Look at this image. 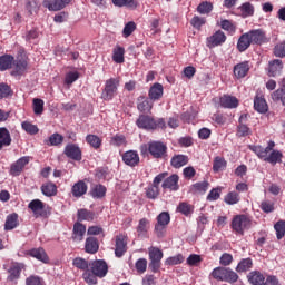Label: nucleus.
I'll list each match as a JSON object with an SVG mask.
<instances>
[{"label": "nucleus", "mask_w": 285, "mask_h": 285, "mask_svg": "<svg viewBox=\"0 0 285 285\" xmlns=\"http://www.w3.org/2000/svg\"><path fill=\"white\" fill-rule=\"evenodd\" d=\"M224 168H226V160L222 157H216L213 165L214 173H220Z\"/></svg>", "instance_id": "nucleus-50"}, {"label": "nucleus", "mask_w": 285, "mask_h": 285, "mask_svg": "<svg viewBox=\"0 0 285 285\" xmlns=\"http://www.w3.org/2000/svg\"><path fill=\"white\" fill-rule=\"evenodd\" d=\"M119 89V79L110 78L106 80L105 88L101 92V99L104 101H110L117 95V90Z\"/></svg>", "instance_id": "nucleus-4"}, {"label": "nucleus", "mask_w": 285, "mask_h": 285, "mask_svg": "<svg viewBox=\"0 0 285 285\" xmlns=\"http://www.w3.org/2000/svg\"><path fill=\"white\" fill-rule=\"evenodd\" d=\"M40 190H41L42 195H45V197H55V195H57V185H55L53 183H50V181L45 183L40 187Z\"/></svg>", "instance_id": "nucleus-26"}, {"label": "nucleus", "mask_w": 285, "mask_h": 285, "mask_svg": "<svg viewBox=\"0 0 285 285\" xmlns=\"http://www.w3.org/2000/svg\"><path fill=\"white\" fill-rule=\"evenodd\" d=\"M184 263V255L177 254L176 256H171L166 259L165 264L166 266H177V264Z\"/></svg>", "instance_id": "nucleus-51"}, {"label": "nucleus", "mask_w": 285, "mask_h": 285, "mask_svg": "<svg viewBox=\"0 0 285 285\" xmlns=\"http://www.w3.org/2000/svg\"><path fill=\"white\" fill-rule=\"evenodd\" d=\"M26 9L28 10L29 14H37V12H39V3H37V1H28Z\"/></svg>", "instance_id": "nucleus-61"}, {"label": "nucleus", "mask_w": 285, "mask_h": 285, "mask_svg": "<svg viewBox=\"0 0 285 285\" xmlns=\"http://www.w3.org/2000/svg\"><path fill=\"white\" fill-rule=\"evenodd\" d=\"M12 63H14V57L9 56V55H4V56L0 57V70L1 71L12 68Z\"/></svg>", "instance_id": "nucleus-34"}, {"label": "nucleus", "mask_w": 285, "mask_h": 285, "mask_svg": "<svg viewBox=\"0 0 285 285\" xmlns=\"http://www.w3.org/2000/svg\"><path fill=\"white\" fill-rule=\"evenodd\" d=\"M248 70H250L248 62H240L234 67V75L237 79H244L248 75Z\"/></svg>", "instance_id": "nucleus-25"}, {"label": "nucleus", "mask_w": 285, "mask_h": 285, "mask_svg": "<svg viewBox=\"0 0 285 285\" xmlns=\"http://www.w3.org/2000/svg\"><path fill=\"white\" fill-rule=\"evenodd\" d=\"M89 266L96 277H106L108 275V264L104 259L92 261Z\"/></svg>", "instance_id": "nucleus-7"}, {"label": "nucleus", "mask_w": 285, "mask_h": 285, "mask_svg": "<svg viewBox=\"0 0 285 285\" xmlns=\"http://www.w3.org/2000/svg\"><path fill=\"white\" fill-rule=\"evenodd\" d=\"M274 55L275 57H285V42L275 46Z\"/></svg>", "instance_id": "nucleus-64"}, {"label": "nucleus", "mask_w": 285, "mask_h": 285, "mask_svg": "<svg viewBox=\"0 0 285 285\" xmlns=\"http://www.w3.org/2000/svg\"><path fill=\"white\" fill-rule=\"evenodd\" d=\"M164 97V86L159 82L154 83L149 89V99L157 101Z\"/></svg>", "instance_id": "nucleus-16"}, {"label": "nucleus", "mask_w": 285, "mask_h": 285, "mask_svg": "<svg viewBox=\"0 0 285 285\" xmlns=\"http://www.w3.org/2000/svg\"><path fill=\"white\" fill-rule=\"evenodd\" d=\"M222 43H226V33L222 30L216 31L207 38L208 48H217V46H222Z\"/></svg>", "instance_id": "nucleus-11"}, {"label": "nucleus", "mask_w": 285, "mask_h": 285, "mask_svg": "<svg viewBox=\"0 0 285 285\" xmlns=\"http://www.w3.org/2000/svg\"><path fill=\"white\" fill-rule=\"evenodd\" d=\"M126 250H128V238L124 235L116 236V257H124Z\"/></svg>", "instance_id": "nucleus-10"}, {"label": "nucleus", "mask_w": 285, "mask_h": 285, "mask_svg": "<svg viewBox=\"0 0 285 285\" xmlns=\"http://www.w3.org/2000/svg\"><path fill=\"white\" fill-rule=\"evenodd\" d=\"M28 208H30L33 214L41 215V210H43L45 208L43 202H41L40 199H33L29 203Z\"/></svg>", "instance_id": "nucleus-38"}, {"label": "nucleus", "mask_w": 285, "mask_h": 285, "mask_svg": "<svg viewBox=\"0 0 285 285\" xmlns=\"http://www.w3.org/2000/svg\"><path fill=\"white\" fill-rule=\"evenodd\" d=\"M282 157H284V155H282L281 151L273 150V151L265 158V161H267L268 164H272L273 166H275V164H282Z\"/></svg>", "instance_id": "nucleus-36"}, {"label": "nucleus", "mask_w": 285, "mask_h": 285, "mask_svg": "<svg viewBox=\"0 0 285 285\" xmlns=\"http://www.w3.org/2000/svg\"><path fill=\"white\" fill-rule=\"evenodd\" d=\"M85 250L90 255H95L99 250V240L96 237H88L86 239Z\"/></svg>", "instance_id": "nucleus-23"}, {"label": "nucleus", "mask_w": 285, "mask_h": 285, "mask_svg": "<svg viewBox=\"0 0 285 285\" xmlns=\"http://www.w3.org/2000/svg\"><path fill=\"white\" fill-rule=\"evenodd\" d=\"M124 48L118 47L117 49L114 50V56H112V60L116 63H124Z\"/></svg>", "instance_id": "nucleus-55"}, {"label": "nucleus", "mask_w": 285, "mask_h": 285, "mask_svg": "<svg viewBox=\"0 0 285 285\" xmlns=\"http://www.w3.org/2000/svg\"><path fill=\"white\" fill-rule=\"evenodd\" d=\"M114 6L116 8H137V1L136 0H111Z\"/></svg>", "instance_id": "nucleus-39"}, {"label": "nucleus", "mask_w": 285, "mask_h": 285, "mask_svg": "<svg viewBox=\"0 0 285 285\" xmlns=\"http://www.w3.org/2000/svg\"><path fill=\"white\" fill-rule=\"evenodd\" d=\"M208 181H202V183H196L194 184V188L197 193H200V195H204V193H206V190H208Z\"/></svg>", "instance_id": "nucleus-62"}, {"label": "nucleus", "mask_w": 285, "mask_h": 285, "mask_svg": "<svg viewBox=\"0 0 285 285\" xmlns=\"http://www.w3.org/2000/svg\"><path fill=\"white\" fill-rule=\"evenodd\" d=\"M247 279L249 282V284H253V285H263L266 277H264V274H262V272L259 271H254V272H250L248 275H247Z\"/></svg>", "instance_id": "nucleus-24"}, {"label": "nucleus", "mask_w": 285, "mask_h": 285, "mask_svg": "<svg viewBox=\"0 0 285 285\" xmlns=\"http://www.w3.org/2000/svg\"><path fill=\"white\" fill-rule=\"evenodd\" d=\"M170 164H171L173 168H181V167L186 166V164H188V156L175 155L171 158Z\"/></svg>", "instance_id": "nucleus-31"}, {"label": "nucleus", "mask_w": 285, "mask_h": 285, "mask_svg": "<svg viewBox=\"0 0 285 285\" xmlns=\"http://www.w3.org/2000/svg\"><path fill=\"white\" fill-rule=\"evenodd\" d=\"M146 197L147 199H157L159 197V187L157 185H149L146 188Z\"/></svg>", "instance_id": "nucleus-42"}, {"label": "nucleus", "mask_w": 285, "mask_h": 285, "mask_svg": "<svg viewBox=\"0 0 285 285\" xmlns=\"http://www.w3.org/2000/svg\"><path fill=\"white\" fill-rule=\"evenodd\" d=\"M73 266L76 268H79V271H88V267L90 266V263L86 261L85 258L78 257L73 259Z\"/></svg>", "instance_id": "nucleus-48"}, {"label": "nucleus", "mask_w": 285, "mask_h": 285, "mask_svg": "<svg viewBox=\"0 0 285 285\" xmlns=\"http://www.w3.org/2000/svg\"><path fill=\"white\" fill-rule=\"evenodd\" d=\"M28 164H30L29 156H23L19 158L16 163L11 164L10 171H9L10 175H12V177H19V175L23 173V168H26Z\"/></svg>", "instance_id": "nucleus-9"}, {"label": "nucleus", "mask_w": 285, "mask_h": 285, "mask_svg": "<svg viewBox=\"0 0 285 285\" xmlns=\"http://www.w3.org/2000/svg\"><path fill=\"white\" fill-rule=\"evenodd\" d=\"M86 193H88V185L83 180H79L71 188V195L77 198L83 197Z\"/></svg>", "instance_id": "nucleus-19"}, {"label": "nucleus", "mask_w": 285, "mask_h": 285, "mask_svg": "<svg viewBox=\"0 0 285 285\" xmlns=\"http://www.w3.org/2000/svg\"><path fill=\"white\" fill-rule=\"evenodd\" d=\"M212 277L217 279L218 282H229L230 284H235L239 279V275L233 272L230 268L226 267H216L212 272Z\"/></svg>", "instance_id": "nucleus-2"}, {"label": "nucleus", "mask_w": 285, "mask_h": 285, "mask_svg": "<svg viewBox=\"0 0 285 285\" xmlns=\"http://www.w3.org/2000/svg\"><path fill=\"white\" fill-rule=\"evenodd\" d=\"M19 226V215L11 214L7 217L4 229L7 230H14Z\"/></svg>", "instance_id": "nucleus-33"}, {"label": "nucleus", "mask_w": 285, "mask_h": 285, "mask_svg": "<svg viewBox=\"0 0 285 285\" xmlns=\"http://www.w3.org/2000/svg\"><path fill=\"white\" fill-rule=\"evenodd\" d=\"M274 228L276 230V237L277 239H282L285 235V220H278L275 225Z\"/></svg>", "instance_id": "nucleus-53"}, {"label": "nucleus", "mask_w": 285, "mask_h": 285, "mask_svg": "<svg viewBox=\"0 0 285 285\" xmlns=\"http://www.w3.org/2000/svg\"><path fill=\"white\" fill-rule=\"evenodd\" d=\"M72 0H45L42 2L43 8H48L51 12H58V10H63Z\"/></svg>", "instance_id": "nucleus-12"}, {"label": "nucleus", "mask_w": 285, "mask_h": 285, "mask_svg": "<svg viewBox=\"0 0 285 285\" xmlns=\"http://www.w3.org/2000/svg\"><path fill=\"white\" fill-rule=\"evenodd\" d=\"M220 106L223 108H237L239 100L232 96H223L220 97Z\"/></svg>", "instance_id": "nucleus-28"}, {"label": "nucleus", "mask_w": 285, "mask_h": 285, "mask_svg": "<svg viewBox=\"0 0 285 285\" xmlns=\"http://www.w3.org/2000/svg\"><path fill=\"white\" fill-rule=\"evenodd\" d=\"M252 43L253 42L250 40V36H248V33H245L238 39L237 48L239 52H245V50H248V48H250Z\"/></svg>", "instance_id": "nucleus-30"}, {"label": "nucleus", "mask_w": 285, "mask_h": 285, "mask_svg": "<svg viewBox=\"0 0 285 285\" xmlns=\"http://www.w3.org/2000/svg\"><path fill=\"white\" fill-rule=\"evenodd\" d=\"M220 28L223 30H226L230 35H234L235 30H237V28L235 27V24H233V22H230V20H222Z\"/></svg>", "instance_id": "nucleus-57"}, {"label": "nucleus", "mask_w": 285, "mask_h": 285, "mask_svg": "<svg viewBox=\"0 0 285 285\" xmlns=\"http://www.w3.org/2000/svg\"><path fill=\"white\" fill-rule=\"evenodd\" d=\"M206 23V18H202V17H198V16H195L191 21H190V24L194 27V28H197L199 29L202 26H204Z\"/></svg>", "instance_id": "nucleus-63"}, {"label": "nucleus", "mask_w": 285, "mask_h": 285, "mask_svg": "<svg viewBox=\"0 0 285 285\" xmlns=\"http://www.w3.org/2000/svg\"><path fill=\"white\" fill-rule=\"evenodd\" d=\"M146 268H148V261L146 258H139L136 262V271L138 273H146Z\"/></svg>", "instance_id": "nucleus-60"}, {"label": "nucleus", "mask_w": 285, "mask_h": 285, "mask_svg": "<svg viewBox=\"0 0 285 285\" xmlns=\"http://www.w3.org/2000/svg\"><path fill=\"white\" fill-rule=\"evenodd\" d=\"M239 194L236 191H230L225 196V203L229 206H234V204H239Z\"/></svg>", "instance_id": "nucleus-47"}, {"label": "nucleus", "mask_w": 285, "mask_h": 285, "mask_svg": "<svg viewBox=\"0 0 285 285\" xmlns=\"http://www.w3.org/2000/svg\"><path fill=\"white\" fill-rule=\"evenodd\" d=\"M254 108L257 112H261V115L268 112V104H266V99L259 96H256L254 99Z\"/></svg>", "instance_id": "nucleus-27"}, {"label": "nucleus", "mask_w": 285, "mask_h": 285, "mask_svg": "<svg viewBox=\"0 0 285 285\" xmlns=\"http://www.w3.org/2000/svg\"><path fill=\"white\" fill-rule=\"evenodd\" d=\"M261 209L263 213H273V210H275V204L271 200H263L261 203Z\"/></svg>", "instance_id": "nucleus-59"}, {"label": "nucleus", "mask_w": 285, "mask_h": 285, "mask_svg": "<svg viewBox=\"0 0 285 285\" xmlns=\"http://www.w3.org/2000/svg\"><path fill=\"white\" fill-rule=\"evenodd\" d=\"M95 219V214L88 209L78 210V222H92Z\"/></svg>", "instance_id": "nucleus-41"}, {"label": "nucleus", "mask_w": 285, "mask_h": 285, "mask_svg": "<svg viewBox=\"0 0 285 285\" xmlns=\"http://www.w3.org/2000/svg\"><path fill=\"white\" fill-rule=\"evenodd\" d=\"M12 144V138L10 137V131L6 129V127L0 128V150L4 146H10Z\"/></svg>", "instance_id": "nucleus-29"}, {"label": "nucleus", "mask_w": 285, "mask_h": 285, "mask_svg": "<svg viewBox=\"0 0 285 285\" xmlns=\"http://www.w3.org/2000/svg\"><path fill=\"white\" fill-rule=\"evenodd\" d=\"M60 144H63V136L59 134H52L47 141V146H60Z\"/></svg>", "instance_id": "nucleus-49"}, {"label": "nucleus", "mask_w": 285, "mask_h": 285, "mask_svg": "<svg viewBox=\"0 0 285 285\" xmlns=\"http://www.w3.org/2000/svg\"><path fill=\"white\" fill-rule=\"evenodd\" d=\"M29 255H31V257H35L36 259H39L40 262H48V255H46V250L41 247L31 249L29 252Z\"/></svg>", "instance_id": "nucleus-35"}, {"label": "nucleus", "mask_w": 285, "mask_h": 285, "mask_svg": "<svg viewBox=\"0 0 285 285\" xmlns=\"http://www.w3.org/2000/svg\"><path fill=\"white\" fill-rule=\"evenodd\" d=\"M28 70V61L20 59L13 61V67L11 70V77H23Z\"/></svg>", "instance_id": "nucleus-14"}, {"label": "nucleus", "mask_w": 285, "mask_h": 285, "mask_svg": "<svg viewBox=\"0 0 285 285\" xmlns=\"http://www.w3.org/2000/svg\"><path fill=\"white\" fill-rule=\"evenodd\" d=\"M33 112L35 115H43V100L39 98L33 99Z\"/></svg>", "instance_id": "nucleus-58"}, {"label": "nucleus", "mask_w": 285, "mask_h": 285, "mask_svg": "<svg viewBox=\"0 0 285 285\" xmlns=\"http://www.w3.org/2000/svg\"><path fill=\"white\" fill-rule=\"evenodd\" d=\"M268 75L269 77H277L284 70V63H282V60L275 59L269 61L268 63Z\"/></svg>", "instance_id": "nucleus-21"}, {"label": "nucleus", "mask_w": 285, "mask_h": 285, "mask_svg": "<svg viewBox=\"0 0 285 285\" xmlns=\"http://www.w3.org/2000/svg\"><path fill=\"white\" fill-rule=\"evenodd\" d=\"M250 268H253V259L244 258L238 263L236 271L237 273H246V271H250Z\"/></svg>", "instance_id": "nucleus-37"}, {"label": "nucleus", "mask_w": 285, "mask_h": 285, "mask_svg": "<svg viewBox=\"0 0 285 285\" xmlns=\"http://www.w3.org/2000/svg\"><path fill=\"white\" fill-rule=\"evenodd\" d=\"M249 149L259 157V159H264L266 161V157L268 156V150L262 146H249Z\"/></svg>", "instance_id": "nucleus-45"}, {"label": "nucleus", "mask_w": 285, "mask_h": 285, "mask_svg": "<svg viewBox=\"0 0 285 285\" xmlns=\"http://www.w3.org/2000/svg\"><path fill=\"white\" fill-rule=\"evenodd\" d=\"M122 160L126 166L134 168V166L139 164V154H137V151L129 150L122 155Z\"/></svg>", "instance_id": "nucleus-17"}, {"label": "nucleus", "mask_w": 285, "mask_h": 285, "mask_svg": "<svg viewBox=\"0 0 285 285\" xmlns=\"http://www.w3.org/2000/svg\"><path fill=\"white\" fill-rule=\"evenodd\" d=\"M168 224H170V214H168V212H161L157 216V224L155 225V233L157 237H161L164 235Z\"/></svg>", "instance_id": "nucleus-6"}, {"label": "nucleus", "mask_w": 285, "mask_h": 285, "mask_svg": "<svg viewBox=\"0 0 285 285\" xmlns=\"http://www.w3.org/2000/svg\"><path fill=\"white\" fill-rule=\"evenodd\" d=\"M149 268L153 273H158L161 268V259H164V252L157 247L149 248Z\"/></svg>", "instance_id": "nucleus-5"}, {"label": "nucleus", "mask_w": 285, "mask_h": 285, "mask_svg": "<svg viewBox=\"0 0 285 285\" xmlns=\"http://www.w3.org/2000/svg\"><path fill=\"white\" fill-rule=\"evenodd\" d=\"M97 277L95 275V273L90 272V271H86L83 274H82V279H85L86 284L88 285H96L97 284Z\"/></svg>", "instance_id": "nucleus-54"}, {"label": "nucleus", "mask_w": 285, "mask_h": 285, "mask_svg": "<svg viewBox=\"0 0 285 285\" xmlns=\"http://www.w3.org/2000/svg\"><path fill=\"white\" fill-rule=\"evenodd\" d=\"M136 125L142 130H157V128L166 130V121L163 118L155 120L153 117L146 115H140Z\"/></svg>", "instance_id": "nucleus-1"}, {"label": "nucleus", "mask_w": 285, "mask_h": 285, "mask_svg": "<svg viewBox=\"0 0 285 285\" xmlns=\"http://www.w3.org/2000/svg\"><path fill=\"white\" fill-rule=\"evenodd\" d=\"M65 155L73 161H81V148L78 145L69 144L65 147Z\"/></svg>", "instance_id": "nucleus-13"}, {"label": "nucleus", "mask_w": 285, "mask_h": 285, "mask_svg": "<svg viewBox=\"0 0 285 285\" xmlns=\"http://www.w3.org/2000/svg\"><path fill=\"white\" fill-rule=\"evenodd\" d=\"M22 128L29 135H37V132H39V127H37V125H32L28 121L22 122Z\"/></svg>", "instance_id": "nucleus-56"}, {"label": "nucleus", "mask_w": 285, "mask_h": 285, "mask_svg": "<svg viewBox=\"0 0 285 285\" xmlns=\"http://www.w3.org/2000/svg\"><path fill=\"white\" fill-rule=\"evenodd\" d=\"M197 12H199V14H210V12H213V3L208 1L202 2L197 7Z\"/></svg>", "instance_id": "nucleus-46"}, {"label": "nucleus", "mask_w": 285, "mask_h": 285, "mask_svg": "<svg viewBox=\"0 0 285 285\" xmlns=\"http://www.w3.org/2000/svg\"><path fill=\"white\" fill-rule=\"evenodd\" d=\"M91 197L94 199H101L106 197V186L104 185H94L90 190Z\"/></svg>", "instance_id": "nucleus-32"}, {"label": "nucleus", "mask_w": 285, "mask_h": 285, "mask_svg": "<svg viewBox=\"0 0 285 285\" xmlns=\"http://www.w3.org/2000/svg\"><path fill=\"white\" fill-rule=\"evenodd\" d=\"M252 43H257L262 46V43H266V33L262 31V29L252 30L247 33Z\"/></svg>", "instance_id": "nucleus-15"}, {"label": "nucleus", "mask_w": 285, "mask_h": 285, "mask_svg": "<svg viewBox=\"0 0 285 285\" xmlns=\"http://www.w3.org/2000/svg\"><path fill=\"white\" fill-rule=\"evenodd\" d=\"M21 271H23V265L16 263L8 269V282H17L21 277Z\"/></svg>", "instance_id": "nucleus-20"}, {"label": "nucleus", "mask_w": 285, "mask_h": 285, "mask_svg": "<svg viewBox=\"0 0 285 285\" xmlns=\"http://www.w3.org/2000/svg\"><path fill=\"white\" fill-rule=\"evenodd\" d=\"M148 150L154 159H164V156L166 155V150H168V148L166 147V145H164V142L153 141L148 144Z\"/></svg>", "instance_id": "nucleus-8"}, {"label": "nucleus", "mask_w": 285, "mask_h": 285, "mask_svg": "<svg viewBox=\"0 0 285 285\" xmlns=\"http://www.w3.org/2000/svg\"><path fill=\"white\" fill-rule=\"evenodd\" d=\"M178 213H181L186 217L188 215H193V212L195 210V207L188 203H180L179 206L177 207Z\"/></svg>", "instance_id": "nucleus-43"}, {"label": "nucleus", "mask_w": 285, "mask_h": 285, "mask_svg": "<svg viewBox=\"0 0 285 285\" xmlns=\"http://www.w3.org/2000/svg\"><path fill=\"white\" fill-rule=\"evenodd\" d=\"M243 17H253L255 14V7L250 2H245L239 7Z\"/></svg>", "instance_id": "nucleus-40"}, {"label": "nucleus", "mask_w": 285, "mask_h": 285, "mask_svg": "<svg viewBox=\"0 0 285 285\" xmlns=\"http://www.w3.org/2000/svg\"><path fill=\"white\" fill-rule=\"evenodd\" d=\"M161 186L164 189L179 190V176L177 174L169 176Z\"/></svg>", "instance_id": "nucleus-18"}, {"label": "nucleus", "mask_w": 285, "mask_h": 285, "mask_svg": "<svg viewBox=\"0 0 285 285\" xmlns=\"http://www.w3.org/2000/svg\"><path fill=\"white\" fill-rule=\"evenodd\" d=\"M86 141L87 144H89L92 148H100L101 146V139L99 138V136L96 135H88L86 137Z\"/></svg>", "instance_id": "nucleus-52"}, {"label": "nucleus", "mask_w": 285, "mask_h": 285, "mask_svg": "<svg viewBox=\"0 0 285 285\" xmlns=\"http://www.w3.org/2000/svg\"><path fill=\"white\" fill-rule=\"evenodd\" d=\"M139 104H138V110L140 112H148L150 110H153V102H150V100L145 99L144 97L139 98Z\"/></svg>", "instance_id": "nucleus-44"}, {"label": "nucleus", "mask_w": 285, "mask_h": 285, "mask_svg": "<svg viewBox=\"0 0 285 285\" xmlns=\"http://www.w3.org/2000/svg\"><path fill=\"white\" fill-rule=\"evenodd\" d=\"M86 235V227L81 223H75L72 239L73 242H83V236Z\"/></svg>", "instance_id": "nucleus-22"}, {"label": "nucleus", "mask_w": 285, "mask_h": 285, "mask_svg": "<svg viewBox=\"0 0 285 285\" xmlns=\"http://www.w3.org/2000/svg\"><path fill=\"white\" fill-rule=\"evenodd\" d=\"M253 220L246 215H236L232 220V228L238 235H244L245 230L250 229Z\"/></svg>", "instance_id": "nucleus-3"}]
</instances>
